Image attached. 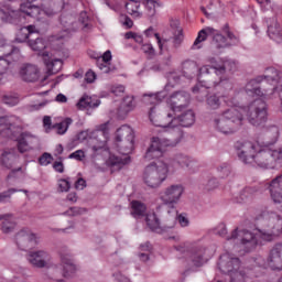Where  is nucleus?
I'll use <instances>...</instances> for the list:
<instances>
[{
    "instance_id": "obj_1",
    "label": "nucleus",
    "mask_w": 282,
    "mask_h": 282,
    "mask_svg": "<svg viewBox=\"0 0 282 282\" xmlns=\"http://www.w3.org/2000/svg\"><path fill=\"white\" fill-rule=\"evenodd\" d=\"M165 98L166 93L164 91L144 95L143 97L144 102H150V105H154L150 108L149 111V119L152 124H154V127H161L163 129H172V131L176 135L174 139L153 137L151 139V144L147 149L144 154V160H148V162L162 158L167 147H177V144H180V140L182 139V131H180V128H175L176 119L175 117H173V112L158 113L156 105H160V102Z\"/></svg>"
},
{
    "instance_id": "obj_2",
    "label": "nucleus",
    "mask_w": 282,
    "mask_h": 282,
    "mask_svg": "<svg viewBox=\"0 0 282 282\" xmlns=\"http://www.w3.org/2000/svg\"><path fill=\"white\" fill-rule=\"evenodd\" d=\"M209 63L199 68L198 83L192 88L193 94H200L196 97L200 102L208 96V89L232 87L227 78L221 77L226 74V64H219L215 57L209 58Z\"/></svg>"
},
{
    "instance_id": "obj_3",
    "label": "nucleus",
    "mask_w": 282,
    "mask_h": 282,
    "mask_svg": "<svg viewBox=\"0 0 282 282\" xmlns=\"http://www.w3.org/2000/svg\"><path fill=\"white\" fill-rule=\"evenodd\" d=\"M116 142L119 153L124 156L110 154L107 164L108 166L120 170L122 166H127V164L131 163V156H129V154L133 152V147L135 144V133L133 132V129L128 124L121 126L117 129Z\"/></svg>"
},
{
    "instance_id": "obj_4",
    "label": "nucleus",
    "mask_w": 282,
    "mask_h": 282,
    "mask_svg": "<svg viewBox=\"0 0 282 282\" xmlns=\"http://www.w3.org/2000/svg\"><path fill=\"white\" fill-rule=\"evenodd\" d=\"M265 138H271V141L265 140L261 150L256 152L253 156V164L260 169H274L278 164L282 163V148L278 150L272 149L279 139V128L272 127L267 131Z\"/></svg>"
},
{
    "instance_id": "obj_5",
    "label": "nucleus",
    "mask_w": 282,
    "mask_h": 282,
    "mask_svg": "<svg viewBox=\"0 0 282 282\" xmlns=\"http://www.w3.org/2000/svg\"><path fill=\"white\" fill-rule=\"evenodd\" d=\"M0 127H6L7 138L18 141L20 153L30 151L34 137L29 132H21V118L14 115L0 117Z\"/></svg>"
},
{
    "instance_id": "obj_6",
    "label": "nucleus",
    "mask_w": 282,
    "mask_h": 282,
    "mask_svg": "<svg viewBox=\"0 0 282 282\" xmlns=\"http://www.w3.org/2000/svg\"><path fill=\"white\" fill-rule=\"evenodd\" d=\"M160 213L161 210L159 213L148 214L145 217L148 228L158 235H162V232L175 228V224H177V209H166L162 217V221H160V218L158 217Z\"/></svg>"
},
{
    "instance_id": "obj_7",
    "label": "nucleus",
    "mask_w": 282,
    "mask_h": 282,
    "mask_svg": "<svg viewBox=\"0 0 282 282\" xmlns=\"http://www.w3.org/2000/svg\"><path fill=\"white\" fill-rule=\"evenodd\" d=\"M259 224L267 226L269 229H258L259 237L265 241H272L276 232H282V216L276 212L265 210L256 218Z\"/></svg>"
},
{
    "instance_id": "obj_8",
    "label": "nucleus",
    "mask_w": 282,
    "mask_h": 282,
    "mask_svg": "<svg viewBox=\"0 0 282 282\" xmlns=\"http://www.w3.org/2000/svg\"><path fill=\"white\" fill-rule=\"evenodd\" d=\"M62 264L50 270L46 274L45 282H65L64 279H69L72 274L76 273V264L72 259V254L66 252L59 253Z\"/></svg>"
},
{
    "instance_id": "obj_9",
    "label": "nucleus",
    "mask_w": 282,
    "mask_h": 282,
    "mask_svg": "<svg viewBox=\"0 0 282 282\" xmlns=\"http://www.w3.org/2000/svg\"><path fill=\"white\" fill-rule=\"evenodd\" d=\"M169 175V165L162 161L150 163L143 172V182L149 188H160Z\"/></svg>"
},
{
    "instance_id": "obj_10",
    "label": "nucleus",
    "mask_w": 282,
    "mask_h": 282,
    "mask_svg": "<svg viewBox=\"0 0 282 282\" xmlns=\"http://www.w3.org/2000/svg\"><path fill=\"white\" fill-rule=\"evenodd\" d=\"M247 118L253 127H261L268 122V104L263 99H256L247 110Z\"/></svg>"
},
{
    "instance_id": "obj_11",
    "label": "nucleus",
    "mask_w": 282,
    "mask_h": 282,
    "mask_svg": "<svg viewBox=\"0 0 282 282\" xmlns=\"http://www.w3.org/2000/svg\"><path fill=\"white\" fill-rule=\"evenodd\" d=\"M183 193L184 187L182 185H171L170 187L165 188L160 196L163 205L158 206L156 213H160V210H167L166 206H169V208H172L171 210H175V204L180 202Z\"/></svg>"
},
{
    "instance_id": "obj_12",
    "label": "nucleus",
    "mask_w": 282,
    "mask_h": 282,
    "mask_svg": "<svg viewBox=\"0 0 282 282\" xmlns=\"http://www.w3.org/2000/svg\"><path fill=\"white\" fill-rule=\"evenodd\" d=\"M213 35V44L217 50H221L223 47H228V42H226V37L213 28H206L198 32L196 40L192 45V50H202V43L208 39V36Z\"/></svg>"
},
{
    "instance_id": "obj_13",
    "label": "nucleus",
    "mask_w": 282,
    "mask_h": 282,
    "mask_svg": "<svg viewBox=\"0 0 282 282\" xmlns=\"http://www.w3.org/2000/svg\"><path fill=\"white\" fill-rule=\"evenodd\" d=\"M256 263L260 268H270V270H273L275 272L282 271V243H276L272 247V249L269 251V254L267 257V261H263L262 257H258L256 259Z\"/></svg>"
},
{
    "instance_id": "obj_14",
    "label": "nucleus",
    "mask_w": 282,
    "mask_h": 282,
    "mask_svg": "<svg viewBox=\"0 0 282 282\" xmlns=\"http://www.w3.org/2000/svg\"><path fill=\"white\" fill-rule=\"evenodd\" d=\"M231 239H239V241L245 246L246 252H252V250L259 246V236L246 229H235L230 237H227V241H230Z\"/></svg>"
},
{
    "instance_id": "obj_15",
    "label": "nucleus",
    "mask_w": 282,
    "mask_h": 282,
    "mask_svg": "<svg viewBox=\"0 0 282 282\" xmlns=\"http://www.w3.org/2000/svg\"><path fill=\"white\" fill-rule=\"evenodd\" d=\"M34 11L39 12V7L21 4L20 10L11 11L9 14L0 11V19L9 23H19L25 19V14L26 17H34Z\"/></svg>"
},
{
    "instance_id": "obj_16",
    "label": "nucleus",
    "mask_w": 282,
    "mask_h": 282,
    "mask_svg": "<svg viewBox=\"0 0 282 282\" xmlns=\"http://www.w3.org/2000/svg\"><path fill=\"white\" fill-rule=\"evenodd\" d=\"M235 149L239 160L245 164H254V155L257 153V145L250 141H237Z\"/></svg>"
},
{
    "instance_id": "obj_17",
    "label": "nucleus",
    "mask_w": 282,
    "mask_h": 282,
    "mask_svg": "<svg viewBox=\"0 0 282 282\" xmlns=\"http://www.w3.org/2000/svg\"><path fill=\"white\" fill-rule=\"evenodd\" d=\"M15 243L20 250H32L39 246V237L31 230H21L15 235Z\"/></svg>"
},
{
    "instance_id": "obj_18",
    "label": "nucleus",
    "mask_w": 282,
    "mask_h": 282,
    "mask_svg": "<svg viewBox=\"0 0 282 282\" xmlns=\"http://www.w3.org/2000/svg\"><path fill=\"white\" fill-rule=\"evenodd\" d=\"M261 83H263V76H258L257 78L249 80L245 86L247 96H250L251 98H254V96L263 97L268 96L269 91H271V94L274 91V87L262 89Z\"/></svg>"
},
{
    "instance_id": "obj_19",
    "label": "nucleus",
    "mask_w": 282,
    "mask_h": 282,
    "mask_svg": "<svg viewBox=\"0 0 282 282\" xmlns=\"http://www.w3.org/2000/svg\"><path fill=\"white\" fill-rule=\"evenodd\" d=\"M208 259H210V256H208L204 247H195L187 252V261H189L194 268H202V265L208 263Z\"/></svg>"
},
{
    "instance_id": "obj_20",
    "label": "nucleus",
    "mask_w": 282,
    "mask_h": 282,
    "mask_svg": "<svg viewBox=\"0 0 282 282\" xmlns=\"http://www.w3.org/2000/svg\"><path fill=\"white\" fill-rule=\"evenodd\" d=\"M218 268L223 274H232L236 270L241 268V261L239 258H232L230 254H224L219 259Z\"/></svg>"
},
{
    "instance_id": "obj_21",
    "label": "nucleus",
    "mask_w": 282,
    "mask_h": 282,
    "mask_svg": "<svg viewBox=\"0 0 282 282\" xmlns=\"http://www.w3.org/2000/svg\"><path fill=\"white\" fill-rule=\"evenodd\" d=\"M191 102V94L180 90L171 95L170 105L173 111H182V109H186Z\"/></svg>"
},
{
    "instance_id": "obj_22",
    "label": "nucleus",
    "mask_w": 282,
    "mask_h": 282,
    "mask_svg": "<svg viewBox=\"0 0 282 282\" xmlns=\"http://www.w3.org/2000/svg\"><path fill=\"white\" fill-rule=\"evenodd\" d=\"M243 108L231 107L225 110L221 115L229 122V127H234V129L237 131V129H239L243 122Z\"/></svg>"
},
{
    "instance_id": "obj_23",
    "label": "nucleus",
    "mask_w": 282,
    "mask_h": 282,
    "mask_svg": "<svg viewBox=\"0 0 282 282\" xmlns=\"http://www.w3.org/2000/svg\"><path fill=\"white\" fill-rule=\"evenodd\" d=\"M47 259H50V253L45 250L30 251L28 254V261L34 268H45Z\"/></svg>"
},
{
    "instance_id": "obj_24",
    "label": "nucleus",
    "mask_w": 282,
    "mask_h": 282,
    "mask_svg": "<svg viewBox=\"0 0 282 282\" xmlns=\"http://www.w3.org/2000/svg\"><path fill=\"white\" fill-rule=\"evenodd\" d=\"M20 76L25 83H36L39 80V67L36 65L26 64L20 69Z\"/></svg>"
},
{
    "instance_id": "obj_25",
    "label": "nucleus",
    "mask_w": 282,
    "mask_h": 282,
    "mask_svg": "<svg viewBox=\"0 0 282 282\" xmlns=\"http://www.w3.org/2000/svg\"><path fill=\"white\" fill-rule=\"evenodd\" d=\"M268 25V36L272 39V41H276V43L282 42V33H281V25L276 21V18H269L267 19Z\"/></svg>"
},
{
    "instance_id": "obj_26",
    "label": "nucleus",
    "mask_w": 282,
    "mask_h": 282,
    "mask_svg": "<svg viewBox=\"0 0 282 282\" xmlns=\"http://www.w3.org/2000/svg\"><path fill=\"white\" fill-rule=\"evenodd\" d=\"M274 204H282V175L275 177L268 186Z\"/></svg>"
},
{
    "instance_id": "obj_27",
    "label": "nucleus",
    "mask_w": 282,
    "mask_h": 282,
    "mask_svg": "<svg viewBox=\"0 0 282 282\" xmlns=\"http://www.w3.org/2000/svg\"><path fill=\"white\" fill-rule=\"evenodd\" d=\"M214 127L217 129V131L224 133L225 135H230L237 131L235 127H230V121H228V119L223 115L214 119Z\"/></svg>"
},
{
    "instance_id": "obj_28",
    "label": "nucleus",
    "mask_w": 282,
    "mask_h": 282,
    "mask_svg": "<svg viewBox=\"0 0 282 282\" xmlns=\"http://www.w3.org/2000/svg\"><path fill=\"white\" fill-rule=\"evenodd\" d=\"M174 120H176L175 129H177V124L181 127H193V124H195V112H193V110H187L181 116L176 118L174 117Z\"/></svg>"
},
{
    "instance_id": "obj_29",
    "label": "nucleus",
    "mask_w": 282,
    "mask_h": 282,
    "mask_svg": "<svg viewBox=\"0 0 282 282\" xmlns=\"http://www.w3.org/2000/svg\"><path fill=\"white\" fill-rule=\"evenodd\" d=\"M33 34H39V30H36L35 25L30 24L23 26L19 30L15 41H18V43H25V41H31L30 36Z\"/></svg>"
},
{
    "instance_id": "obj_30",
    "label": "nucleus",
    "mask_w": 282,
    "mask_h": 282,
    "mask_svg": "<svg viewBox=\"0 0 282 282\" xmlns=\"http://www.w3.org/2000/svg\"><path fill=\"white\" fill-rule=\"evenodd\" d=\"M172 165L173 166H181L182 169H184V166H186V169H193V166H195V161H193L187 155L178 153V154H175L173 156Z\"/></svg>"
},
{
    "instance_id": "obj_31",
    "label": "nucleus",
    "mask_w": 282,
    "mask_h": 282,
    "mask_svg": "<svg viewBox=\"0 0 282 282\" xmlns=\"http://www.w3.org/2000/svg\"><path fill=\"white\" fill-rule=\"evenodd\" d=\"M97 59V67L104 72V74H109L110 68L108 67L111 61V51H106L102 56H94Z\"/></svg>"
},
{
    "instance_id": "obj_32",
    "label": "nucleus",
    "mask_w": 282,
    "mask_h": 282,
    "mask_svg": "<svg viewBox=\"0 0 282 282\" xmlns=\"http://www.w3.org/2000/svg\"><path fill=\"white\" fill-rule=\"evenodd\" d=\"M76 107L78 109H96V107H100V100H91V97L84 95L77 102Z\"/></svg>"
},
{
    "instance_id": "obj_33",
    "label": "nucleus",
    "mask_w": 282,
    "mask_h": 282,
    "mask_svg": "<svg viewBox=\"0 0 282 282\" xmlns=\"http://www.w3.org/2000/svg\"><path fill=\"white\" fill-rule=\"evenodd\" d=\"M199 72V68L197 67V63L194 61L187 59L183 62V74L186 78H193L195 74Z\"/></svg>"
},
{
    "instance_id": "obj_34",
    "label": "nucleus",
    "mask_w": 282,
    "mask_h": 282,
    "mask_svg": "<svg viewBox=\"0 0 282 282\" xmlns=\"http://www.w3.org/2000/svg\"><path fill=\"white\" fill-rule=\"evenodd\" d=\"M144 34L148 39H150V36H155L161 54L164 52V47L169 45V40H162V37H160V33H155V29H153V26L147 29Z\"/></svg>"
},
{
    "instance_id": "obj_35",
    "label": "nucleus",
    "mask_w": 282,
    "mask_h": 282,
    "mask_svg": "<svg viewBox=\"0 0 282 282\" xmlns=\"http://www.w3.org/2000/svg\"><path fill=\"white\" fill-rule=\"evenodd\" d=\"M17 228V223L12 220V214H7L2 216V227L1 230L4 235H9Z\"/></svg>"
},
{
    "instance_id": "obj_36",
    "label": "nucleus",
    "mask_w": 282,
    "mask_h": 282,
    "mask_svg": "<svg viewBox=\"0 0 282 282\" xmlns=\"http://www.w3.org/2000/svg\"><path fill=\"white\" fill-rule=\"evenodd\" d=\"M262 78L267 80V83H279V80H281V73L274 67H268Z\"/></svg>"
},
{
    "instance_id": "obj_37",
    "label": "nucleus",
    "mask_w": 282,
    "mask_h": 282,
    "mask_svg": "<svg viewBox=\"0 0 282 282\" xmlns=\"http://www.w3.org/2000/svg\"><path fill=\"white\" fill-rule=\"evenodd\" d=\"M74 122L72 118H65L59 123H55L52 126V129H56L58 135H65L67 133V130L69 129V126Z\"/></svg>"
},
{
    "instance_id": "obj_38",
    "label": "nucleus",
    "mask_w": 282,
    "mask_h": 282,
    "mask_svg": "<svg viewBox=\"0 0 282 282\" xmlns=\"http://www.w3.org/2000/svg\"><path fill=\"white\" fill-rule=\"evenodd\" d=\"M14 160H15L14 153L10 151H4L1 154V159H0L1 166H3L4 169H12L14 164Z\"/></svg>"
},
{
    "instance_id": "obj_39",
    "label": "nucleus",
    "mask_w": 282,
    "mask_h": 282,
    "mask_svg": "<svg viewBox=\"0 0 282 282\" xmlns=\"http://www.w3.org/2000/svg\"><path fill=\"white\" fill-rule=\"evenodd\" d=\"M28 193L26 189L9 188L0 193V204H8L12 199L14 193Z\"/></svg>"
},
{
    "instance_id": "obj_40",
    "label": "nucleus",
    "mask_w": 282,
    "mask_h": 282,
    "mask_svg": "<svg viewBox=\"0 0 282 282\" xmlns=\"http://www.w3.org/2000/svg\"><path fill=\"white\" fill-rule=\"evenodd\" d=\"M131 206V215L133 217H144V214L147 213V206L143 203H140V200H133Z\"/></svg>"
},
{
    "instance_id": "obj_41",
    "label": "nucleus",
    "mask_w": 282,
    "mask_h": 282,
    "mask_svg": "<svg viewBox=\"0 0 282 282\" xmlns=\"http://www.w3.org/2000/svg\"><path fill=\"white\" fill-rule=\"evenodd\" d=\"M46 67L48 69V74H58L61 69H63V61L62 59H52L51 62H47V58H45Z\"/></svg>"
},
{
    "instance_id": "obj_42",
    "label": "nucleus",
    "mask_w": 282,
    "mask_h": 282,
    "mask_svg": "<svg viewBox=\"0 0 282 282\" xmlns=\"http://www.w3.org/2000/svg\"><path fill=\"white\" fill-rule=\"evenodd\" d=\"M29 46L33 52H43L46 47L45 40L43 37H36L35 40L28 41Z\"/></svg>"
},
{
    "instance_id": "obj_43",
    "label": "nucleus",
    "mask_w": 282,
    "mask_h": 282,
    "mask_svg": "<svg viewBox=\"0 0 282 282\" xmlns=\"http://www.w3.org/2000/svg\"><path fill=\"white\" fill-rule=\"evenodd\" d=\"M124 8L128 14H131L132 17H140V12H138L140 9V2L130 0L129 2H124Z\"/></svg>"
},
{
    "instance_id": "obj_44",
    "label": "nucleus",
    "mask_w": 282,
    "mask_h": 282,
    "mask_svg": "<svg viewBox=\"0 0 282 282\" xmlns=\"http://www.w3.org/2000/svg\"><path fill=\"white\" fill-rule=\"evenodd\" d=\"M206 105H207L208 109H212L215 111V110L219 109V107H221V99L217 95H210L206 99Z\"/></svg>"
},
{
    "instance_id": "obj_45",
    "label": "nucleus",
    "mask_w": 282,
    "mask_h": 282,
    "mask_svg": "<svg viewBox=\"0 0 282 282\" xmlns=\"http://www.w3.org/2000/svg\"><path fill=\"white\" fill-rule=\"evenodd\" d=\"M143 6H145L148 17H155V8H160V3L155 0H142Z\"/></svg>"
},
{
    "instance_id": "obj_46",
    "label": "nucleus",
    "mask_w": 282,
    "mask_h": 282,
    "mask_svg": "<svg viewBox=\"0 0 282 282\" xmlns=\"http://www.w3.org/2000/svg\"><path fill=\"white\" fill-rule=\"evenodd\" d=\"M0 98L4 105H8V107H17V105L19 104V96H17V95H12V94L1 95L0 94Z\"/></svg>"
},
{
    "instance_id": "obj_47",
    "label": "nucleus",
    "mask_w": 282,
    "mask_h": 282,
    "mask_svg": "<svg viewBox=\"0 0 282 282\" xmlns=\"http://www.w3.org/2000/svg\"><path fill=\"white\" fill-rule=\"evenodd\" d=\"M135 107V102L133 101V97H126L120 106V110L124 111V113H129Z\"/></svg>"
},
{
    "instance_id": "obj_48",
    "label": "nucleus",
    "mask_w": 282,
    "mask_h": 282,
    "mask_svg": "<svg viewBox=\"0 0 282 282\" xmlns=\"http://www.w3.org/2000/svg\"><path fill=\"white\" fill-rule=\"evenodd\" d=\"M232 169L228 163H223L217 167V172L219 173V177H228L230 175Z\"/></svg>"
},
{
    "instance_id": "obj_49",
    "label": "nucleus",
    "mask_w": 282,
    "mask_h": 282,
    "mask_svg": "<svg viewBox=\"0 0 282 282\" xmlns=\"http://www.w3.org/2000/svg\"><path fill=\"white\" fill-rule=\"evenodd\" d=\"M230 281L229 282H246V274L239 270L229 273Z\"/></svg>"
},
{
    "instance_id": "obj_50",
    "label": "nucleus",
    "mask_w": 282,
    "mask_h": 282,
    "mask_svg": "<svg viewBox=\"0 0 282 282\" xmlns=\"http://www.w3.org/2000/svg\"><path fill=\"white\" fill-rule=\"evenodd\" d=\"M215 232L216 235H218L219 237H226V239L228 240V229L226 228V224L220 223L216 228H215Z\"/></svg>"
},
{
    "instance_id": "obj_51",
    "label": "nucleus",
    "mask_w": 282,
    "mask_h": 282,
    "mask_svg": "<svg viewBox=\"0 0 282 282\" xmlns=\"http://www.w3.org/2000/svg\"><path fill=\"white\" fill-rule=\"evenodd\" d=\"M83 213H87V209H85L83 207H70L69 210L64 213V215H69L70 217H76L78 215H83Z\"/></svg>"
},
{
    "instance_id": "obj_52",
    "label": "nucleus",
    "mask_w": 282,
    "mask_h": 282,
    "mask_svg": "<svg viewBox=\"0 0 282 282\" xmlns=\"http://www.w3.org/2000/svg\"><path fill=\"white\" fill-rule=\"evenodd\" d=\"M69 188H72V184L67 180L61 178L58 181L59 193H67L69 191Z\"/></svg>"
},
{
    "instance_id": "obj_53",
    "label": "nucleus",
    "mask_w": 282,
    "mask_h": 282,
    "mask_svg": "<svg viewBox=\"0 0 282 282\" xmlns=\"http://www.w3.org/2000/svg\"><path fill=\"white\" fill-rule=\"evenodd\" d=\"M223 32L227 35L229 41H232L234 43H239V37H237L235 33L230 32V25L225 24Z\"/></svg>"
},
{
    "instance_id": "obj_54",
    "label": "nucleus",
    "mask_w": 282,
    "mask_h": 282,
    "mask_svg": "<svg viewBox=\"0 0 282 282\" xmlns=\"http://www.w3.org/2000/svg\"><path fill=\"white\" fill-rule=\"evenodd\" d=\"M141 50L144 54H148L150 58H153V56H155V48H153V45L150 43L143 44Z\"/></svg>"
},
{
    "instance_id": "obj_55",
    "label": "nucleus",
    "mask_w": 282,
    "mask_h": 282,
    "mask_svg": "<svg viewBox=\"0 0 282 282\" xmlns=\"http://www.w3.org/2000/svg\"><path fill=\"white\" fill-rule=\"evenodd\" d=\"M252 193H254V188L252 187H246L241 193H240V199L242 202H247V199H250L252 197Z\"/></svg>"
},
{
    "instance_id": "obj_56",
    "label": "nucleus",
    "mask_w": 282,
    "mask_h": 282,
    "mask_svg": "<svg viewBox=\"0 0 282 282\" xmlns=\"http://www.w3.org/2000/svg\"><path fill=\"white\" fill-rule=\"evenodd\" d=\"M69 160H77V162H83L85 160V151L77 150L68 155Z\"/></svg>"
},
{
    "instance_id": "obj_57",
    "label": "nucleus",
    "mask_w": 282,
    "mask_h": 282,
    "mask_svg": "<svg viewBox=\"0 0 282 282\" xmlns=\"http://www.w3.org/2000/svg\"><path fill=\"white\" fill-rule=\"evenodd\" d=\"M52 162V154L44 152L40 158H39V163L41 166H47Z\"/></svg>"
},
{
    "instance_id": "obj_58",
    "label": "nucleus",
    "mask_w": 282,
    "mask_h": 282,
    "mask_svg": "<svg viewBox=\"0 0 282 282\" xmlns=\"http://www.w3.org/2000/svg\"><path fill=\"white\" fill-rule=\"evenodd\" d=\"M8 67H10V62L8 59L0 57V80L3 79V74H6Z\"/></svg>"
},
{
    "instance_id": "obj_59",
    "label": "nucleus",
    "mask_w": 282,
    "mask_h": 282,
    "mask_svg": "<svg viewBox=\"0 0 282 282\" xmlns=\"http://www.w3.org/2000/svg\"><path fill=\"white\" fill-rule=\"evenodd\" d=\"M182 41H184V35L182 34V30H178V33L174 35L173 45L175 48L182 45Z\"/></svg>"
},
{
    "instance_id": "obj_60",
    "label": "nucleus",
    "mask_w": 282,
    "mask_h": 282,
    "mask_svg": "<svg viewBox=\"0 0 282 282\" xmlns=\"http://www.w3.org/2000/svg\"><path fill=\"white\" fill-rule=\"evenodd\" d=\"M112 276L115 278V281L117 282H131V280H129V278H127L124 274H122V272L118 271L115 272L112 274Z\"/></svg>"
},
{
    "instance_id": "obj_61",
    "label": "nucleus",
    "mask_w": 282,
    "mask_h": 282,
    "mask_svg": "<svg viewBox=\"0 0 282 282\" xmlns=\"http://www.w3.org/2000/svg\"><path fill=\"white\" fill-rule=\"evenodd\" d=\"M176 220L182 226V228H186V226H188L189 224L188 218H186L184 215L177 216V212H176Z\"/></svg>"
},
{
    "instance_id": "obj_62",
    "label": "nucleus",
    "mask_w": 282,
    "mask_h": 282,
    "mask_svg": "<svg viewBox=\"0 0 282 282\" xmlns=\"http://www.w3.org/2000/svg\"><path fill=\"white\" fill-rule=\"evenodd\" d=\"M53 169L57 172V173H65V165L63 164V162L61 161H55L53 163Z\"/></svg>"
},
{
    "instance_id": "obj_63",
    "label": "nucleus",
    "mask_w": 282,
    "mask_h": 282,
    "mask_svg": "<svg viewBox=\"0 0 282 282\" xmlns=\"http://www.w3.org/2000/svg\"><path fill=\"white\" fill-rule=\"evenodd\" d=\"M94 80H96V73H94V70H88L85 74V82L91 84Z\"/></svg>"
},
{
    "instance_id": "obj_64",
    "label": "nucleus",
    "mask_w": 282,
    "mask_h": 282,
    "mask_svg": "<svg viewBox=\"0 0 282 282\" xmlns=\"http://www.w3.org/2000/svg\"><path fill=\"white\" fill-rule=\"evenodd\" d=\"M217 186H219L217 178H212L207 182L206 188L207 191H213V188H217Z\"/></svg>"
}]
</instances>
